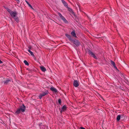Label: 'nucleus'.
I'll use <instances>...</instances> for the list:
<instances>
[{"mask_svg": "<svg viewBox=\"0 0 129 129\" xmlns=\"http://www.w3.org/2000/svg\"><path fill=\"white\" fill-rule=\"evenodd\" d=\"M6 9L7 11L10 13L11 16L17 22H19V19L18 18L17 16V13L16 11L13 12L11 11L10 9L8 8H6Z\"/></svg>", "mask_w": 129, "mask_h": 129, "instance_id": "f257e3e1", "label": "nucleus"}, {"mask_svg": "<svg viewBox=\"0 0 129 129\" xmlns=\"http://www.w3.org/2000/svg\"><path fill=\"white\" fill-rule=\"evenodd\" d=\"M65 35L68 38L69 40L74 44L77 47H78L80 45L81 43L78 40L73 39L70 35L67 34H65Z\"/></svg>", "mask_w": 129, "mask_h": 129, "instance_id": "f03ea898", "label": "nucleus"}, {"mask_svg": "<svg viewBox=\"0 0 129 129\" xmlns=\"http://www.w3.org/2000/svg\"><path fill=\"white\" fill-rule=\"evenodd\" d=\"M25 107L23 104L19 106V108L17 110L15 114L17 115L20 114L21 112H24L25 110Z\"/></svg>", "mask_w": 129, "mask_h": 129, "instance_id": "7ed1b4c3", "label": "nucleus"}, {"mask_svg": "<svg viewBox=\"0 0 129 129\" xmlns=\"http://www.w3.org/2000/svg\"><path fill=\"white\" fill-rule=\"evenodd\" d=\"M49 92L48 90H46L45 92H43L42 93L40 94L39 96V98L41 99L42 96H44L48 94Z\"/></svg>", "mask_w": 129, "mask_h": 129, "instance_id": "20e7f679", "label": "nucleus"}, {"mask_svg": "<svg viewBox=\"0 0 129 129\" xmlns=\"http://www.w3.org/2000/svg\"><path fill=\"white\" fill-rule=\"evenodd\" d=\"M58 14L61 19L64 21V22L66 23H68V22L65 18L60 13H58Z\"/></svg>", "mask_w": 129, "mask_h": 129, "instance_id": "39448f33", "label": "nucleus"}, {"mask_svg": "<svg viewBox=\"0 0 129 129\" xmlns=\"http://www.w3.org/2000/svg\"><path fill=\"white\" fill-rule=\"evenodd\" d=\"M88 54L89 55H90L91 56L93 57L95 59H97V58L95 54L92 52L90 50H89L88 51Z\"/></svg>", "mask_w": 129, "mask_h": 129, "instance_id": "423d86ee", "label": "nucleus"}, {"mask_svg": "<svg viewBox=\"0 0 129 129\" xmlns=\"http://www.w3.org/2000/svg\"><path fill=\"white\" fill-rule=\"evenodd\" d=\"M73 85L75 87H77L79 85L78 82L77 80H74L73 82Z\"/></svg>", "mask_w": 129, "mask_h": 129, "instance_id": "0eeeda50", "label": "nucleus"}, {"mask_svg": "<svg viewBox=\"0 0 129 129\" xmlns=\"http://www.w3.org/2000/svg\"><path fill=\"white\" fill-rule=\"evenodd\" d=\"M51 90L54 93H56L57 92V90L54 87H52L50 88Z\"/></svg>", "mask_w": 129, "mask_h": 129, "instance_id": "6e6552de", "label": "nucleus"}, {"mask_svg": "<svg viewBox=\"0 0 129 129\" xmlns=\"http://www.w3.org/2000/svg\"><path fill=\"white\" fill-rule=\"evenodd\" d=\"M71 34L73 37L76 38L77 37V36H76L75 30H73L72 31L71 33Z\"/></svg>", "mask_w": 129, "mask_h": 129, "instance_id": "1a4fd4ad", "label": "nucleus"}, {"mask_svg": "<svg viewBox=\"0 0 129 129\" xmlns=\"http://www.w3.org/2000/svg\"><path fill=\"white\" fill-rule=\"evenodd\" d=\"M66 109V106L65 105L63 106L62 107V108L61 110V111H60V112L61 113L62 112H63L64 111H65Z\"/></svg>", "mask_w": 129, "mask_h": 129, "instance_id": "9d476101", "label": "nucleus"}, {"mask_svg": "<svg viewBox=\"0 0 129 129\" xmlns=\"http://www.w3.org/2000/svg\"><path fill=\"white\" fill-rule=\"evenodd\" d=\"M62 3L64 4V6L66 8H68L67 3L64 0H61Z\"/></svg>", "mask_w": 129, "mask_h": 129, "instance_id": "9b49d317", "label": "nucleus"}, {"mask_svg": "<svg viewBox=\"0 0 129 129\" xmlns=\"http://www.w3.org/2000/svg\"><path fill=\"white\" fill-rule=\"evenodd\" d=\"M111 64L113 65L114 68L116 69H117V68L116 66L115 63L112 60H111Z\"/></svg>", "mask_w": 129, "mask_h": 129, "instance_id": "f8f14e48", "label": "nucleus"}, {"mask_svg": "<svg viewBox=\"0 0 129 129\" xmlns=\"http://www.w3.org/2000/svg\"><path fill=\"white\" fill-rule=\"evenodd\" d=\"M122 115L121 116L120 115H118L117 116V121H118L120 119V118H122L123 117Z\"/></svg>", "mask_w": 129, "mask_h": 129, "instance_id": "ddd939ff", "label": "nucleus"}, {"mask_svg": "<svg viewBox=\"0 0 129 129\" xmlns=\"http://www.w3.org/2000/svg\"><path fill=\"white\" fill-rule=\"evenodd\" d=\"M10 81V80L9 79H7L5 81H4L3 82L4 84H7Z\"/></svg>", "mask_w": 129, "mask_h": 129, "instance_id": "4468645a", "label": "nucleus"}, {"mask_svg": "<svg viewBox=\"0 0 129 129\" xmlns=\"http://www.w3.org/2000/svg\"><path fill=\"white\" fill-rule=\"evenodd\" d=\"M40 68L41 70L43 72H45L46 71V69L43 66H41Z\"/></svg>", "mask_w": 129, "mask_h": 129, "instance_id": "2eb2a0df", "label": "nucleus"}, {"mask_svg": "<svg viewBox=\"0 0 129 129\" xmlns=\"http://www.w3.org/2000/svg\"><path fill=\"white\" fill-rule=\"evenodd\" d=\"M25 2L29 7H30L32 9H33V8L31 5L27 1L25 0Z\"/></svg>", "mask_w": 129, "mask_h": 129, "instance_id": "dca6fc26", "label": "nucleus"}, {"mask_svg": "<svg viewBox=\"0 0 129 129\" xmlns=\"http://www.w3.org/2000/svg\"><path fill=\"white\" fill-rule=\"evenodd\" d=\"M28 52L30 53V55L33 56H34V54H33V52H32L29 49L28 50Z\"/></svg>", "mask_w": 129, "mask_h": 129, "instance_id": "f3484780", "label": "nucleus"}, {"mask_svg": "<svg viewBox=\"0 0 129 129\" xmlns=\"http://www.w3.org/2000/svg\"><path fill=\"white\" fill-rule=\"evenodd\" d=\"M24 62L26 65L28 66L29 65V64L26 60H24Z\"/></svg>", "mask_w": 129, "mask_h": 129, "instance_id": "a211bd4d", "label": "nucleus"}, {"mask_svg": "<svg viewBox=\"0 0 129 129\" xmlns=\"http://www.w3.org/2000/svg\"><path fill=\"white\" fill-rule=\"evenodd\" d=\"M58 102L59 103V104L60 105L61 103V100L60 99H59L58 100Z\"/></svg>", "mask_w": 129, "mask_h": 129, "instance_id": "6ab92c4d", "label": "nucleus"}, {"mask_svg": "<svg viewBox=\"0 0 129 129\" xmlns=\"http://www.w3.org/2000/svg\"><path fill=\"white\" fill-rule=\"evenodd\" d=\"M119 88L123 90V87H121V86H120L119 87Z\"/></svg>", "mask_w": 129, "mask_h": 129, "instance_id": "aec40b11", "label": "nucleus"}, {"mask_svg": "<svg viewBox=\"0 0 129 129\" xmlns=\"http://www.w3.org/2000/svg\"><path fill=\"white\" fill-rule=\"evenodd\" d=\"M16 2L18 3H19V2H20V1L19 0H16Z\"/></svg>", "mask_w": 129, "mask_h": 129, "instance_id": "412c9836", "label": "nucleus"}, {"mask_svg": "<svg viewBox=\"0 0 129 129\" xmlns=\"http://www.w3.org/2000/svg\"><path fill=\"white\" fill-rule=\"evenodd\" d=\"M80 129H85V128L83 127H80Z\"/></svg>", "mask_w": 129, "mask_h": 129, "instance_id": "4be33fe9", "label": "nucleus"}, {"mask_svg": "<svg viewBox=\"0 0 129 129\" xmlns=\"http://www.w3.org/2000/svg\"><path fill=\"white\" fill-rule=\"evenodd\" d=\"M69 10L70 11H72V10L71 9V8H69Z\"/></svg>", "mask_w": 129, "mask_h": 129, "instance_id": "5701e85b", "label": "nucleus"}]
</instances>
